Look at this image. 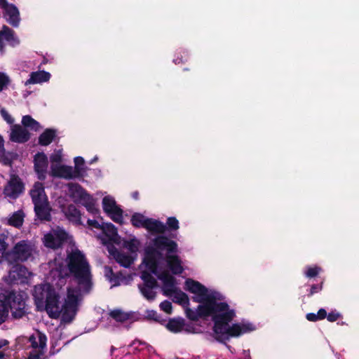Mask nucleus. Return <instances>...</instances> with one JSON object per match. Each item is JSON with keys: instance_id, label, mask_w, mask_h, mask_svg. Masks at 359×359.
<instances>
[{"instance_id": "1", "label": "nucleus", "mask_w": 359, "mask_h": 359, "mask_svg": "<svg viewBox=\"0 0 359 359\" xmlns=\"http://www.w3.org/2000/svg\"><path fill=\"white\" fill-rule=\"evenodd\" d=\"M184 289L194 294L193 301L200 304L196 310L187 307V317L192 321L211 317L214 323V337L217 341L226 343L231 338L239 337L256 330V326L248 321L230 325L236 316L235 311L230 309L226 302H217L220 299V294L209 292L208 288L198 281L187 278Z\"/></svg>"}, {"instance_id": "2", "label": "nucleus", "mask_w": 359, "mask_h": 359, "mask_svg": "<svg viewBox=\"0 0 359 359\" xmlns=\"http://www.w3.org/2000/svg\"><path fill=\"white\" fill-rule=\"evenodd\" d=\"M80 290L77 288H67V296L65 303L60 306V297L55 290L44 304L48 316L52 318H61L62 321L69 323L74 318L78 308Z\"/></svg>"}, {"instance_id": "3", "label": "nucleus", "mask_w": 359, "mask_h": 359, "mask_svg": "<svg viewBox=\"0 0 359 359\" xmlns=\"http://www.w3.org/2000/svg\"><path fill=\"white\" fill-rule=\"evenodd\" d=\"M159 257L158 252L154 248H148L144 258V263L149 271H144L142 273L141 278L144 282V287H156L157 282L151 276V273L157 276L163 281V287L166 292L172 293L175 290V279L168 271L161 273H158L157 262Z\"/></svg>"}, {"instance_id": "4", "label": "nucleus", "mask_w": 359, "mask_h": 359, "mask_svg": "<svg viewBox=\"0 0 359 359\" xmlns=\"http://www.w3.org/2000/svg\"><path fill=\"white\" fill-rule=\"evenodd\" d=\"M67 266L69 271L77 280L78 283L88 290L90 285V266L84 255L79 250H74L67 256Z\"/></svg>"}, {"instance_id": "5", "label": "nucleus", "mask_w": 359, "mask_h": 359, "mask_svg": "<svg viewBox=\"0 0 359 359\" xmlns=\"http://www.w3.org/2000/svg\"><path fill=\"white\" fill-rule=\"evenodd\" d=\"M25 294L20 292H11L6 297V303L0 302V324L5 322L9 309L15 318H20L27 313Z\"/></svg>"}, {"instance_id": "6", "label": "nucleus", "mask_w": 359, "mask_h": 359, "mask_svg": "<svg viewBox=\"0 0 359 359\" xmlns=\"http://www.w3.org/2000/svg\"><path fill=\"white\" fill-rule=\"evenodd\" d=\"M75 166H67L62 163L61 158H52L50 174L54 177L72 179L82 175L85 171L83 158H74Z\"/></svg>"}, {"instance_id": "7", "label": "nucleus", "mask_w": 359, "mask_h": 359, "mask_svg": "<svg viewBox=\"0 0 359 359\" xmlns=\"http://www.w3.org/2000/svg\"><path fill=\"white\" fill-rule=\"evenodd\" d=\"M67 186V194L74 203L81 204L93 215L98 214L99 210L95 206V201L80 184L69 182Z\"/></svg>"}, {"instance_id": "8", "label": "nucleus", "mask_w": 359, "mask_h": 359, "mask_svg": "<svg viewBox=\"0 0 359 359\" xmlns=\"http://www.w3.org/2000/svg\"><path fill=\"white\" fill-rule=\"evenodd\" d=\"M34 252V246L27 241H20L14 247L8 250L5 255V260L9 264L18 262H24L28 260Z\"/></svg>"}, {"instance_id": "9", "label": "nucleus", "mask_w": 359, "mask_h": 359, "mask_svg": "<svg viewBox=\"0 0 359 359\" xmlns=\"http://www.w3.org/2000/svg\"><path fill=\"white\" fill-rule=\"evenodd\" d=\"M155 245L158 250L168 252L167 262L170 269L174 274L179 273L180 261L178 257L171 255L177 249V243L166 237L160 236L155 240Z\"/></svg>"}, {"instance_id": "10", "label": "nucleus", "mask_w": 359, "mask_h": 359, "mask_svg": "<svg viewBox=\"0 0 359 359\" xmlns=\"http://www.w3.org/2000/svg\"><path fill=\"white\" fill-rule=\"evenodd\" d=\"M30 275L31 273L25 266L16 264L10 269L8 276L4 278V281L9 285L22 283L26 282Z\"/></svg>"}, {"instance_id": "11", "label": "nucleus", "mask_w": 359, "mask_h": 359, "mask_svg": "<svg viewBox=\"0 0 359 359\" xmlns=\"http://www.w3.org/2000/svg\"><path fill=\"white\" fill-rule=\"evenodd\" d=\"M67 239V233L62 229L57 228L44 236L43 243L46 247L57 249L61 247Z\"/></svg>"}, {"instance_id": "12", "label": "nucleus", "mask_w": 359, "mask_h": 359, "mask_svg": "<svg viewBox=\"0 0 359 359\" xmlns=\"http://www.w3.org/2000/svg\"><path fill=\"white\" fill-rule=\"evenodd\" d=\"M55 289L49 283L39 285L34 287L33 296L35 304L39 309L43 308Z\"/></svg>"}, {"instance_id": "13", "label": "nucleus", "mask_w": 359, "mask_h": 359, "mask_svg": "<svg viewBox=\"0 0 359 359\" xmlns=\"http://www.w3.org/2000/svg\"><path fill=\"white\" fill-rule=\"evenodd\" d=\"M24 185L18 176L12 175L4 189V194L6 197L15 199L22 193Z\"/></svg>"}, {"instance_id": "14", "label": "nucleus", "mask_w": 359, "mask_h": 359, "mask_svg": "<svg viewBox=\"0 0 359 359\" xmlns=\"http://www.w3.org/2000/svg\"><path fill=\"white\" fill-rule=\"evenodd\" d=\"M104 210L110 215L111 218L116 223L123 222V211L117 206L114 199L110 196H105L102 200Z\"/></svg>"}, {"instance_id": "15", "label": "nucleus", "mask_w": 359, "mask_h": 359, "mask_svg": "<svg viewBox=\"0 0 359 359\" xmlns=\"http://www.w3.org/2000/svg\"><path fill=\"white\" fill-rule=\"evenodd\" d=\"M31 135L27 128L19 124L11 126L9 135L10 140L13 142L23 144L30 139Z\"/></svg>"}, {"instance_id": "16", "label": "nucleus", "mask_w": 359, "mask_h": 359, "mask_svg": "<svg viewBox=\"0 0 359 359\" xmlns=\"http://www.w3.org/2000/svg\"><path fill=\"white\" fill-rule=\"evenodd\" d=\"M30 196L34 205L48 202L44 187L41 182H36L34 184L33 188L30 190Z\"/></svg>"}, {"instance_id": "17", "label": "nucleus", "mask_w": 359, "mask_h": 359, "mask_svg": "<svg viewBox=\"0 0 359 359\" xmlns=\"http://www.w3.org/2000/svg\"><path fill=\"white\" fill-rule=\"evenodd\" d=\"M47 338L44 334L36 331L29 338V341L33 350L45 349Z\"/></svg>"}, {"instance_id": "18", "label": "nucleus", "mask_w": 359, "mask_h": 359, "mask_svg": "<svg viewBox=\"0 0 359 359\" xmlns=\"http://www.w3.org/2000/svg\"><path fill=\"white\" fill-rule=\"evenodd\" d=\"M50 74L46 71L33 72L30 74L29 79L25 81V85L47 82L50 80Z\"/></svg>"}, {"instance_id": "19", "label": "nucleus", "mask_w": 359, "mask_h": 359, "mask_svg": "<svg viewBox=\"0 0 359 359\" xmlns=\"http://www.w3.org/2000/svg\"><path fill=\"white\" fill-rule=\"evenodd\" d=\"M4 15L8 16L7 21L14 27H18L20 24V13L18 8L11 4L10 6L4 10Z\"/></svg>"}, {"instance_id": "20", "label": "nucleus", "mask_w": 359, "mask_h": 359, "mask_svg": "<svg viewBox=\"0 0 359 359\" xmlns=\"http://www.w3.org/2000/svg\"><path fill=\"white\" fill-rule=\"evenodd\" d=\"M57 137V130L55 128H46L39 136L38 144L41 146H48Z\"/></svg>"}, {"instance_id": "21", "label": "nucleus", "mask_w": 359, "mask_h": 359, "mask_svg": "<svg viewBox=\"0 0 359 359\" xmlns=\"http://www.w3.org/2000/svg\"><path fill=\"white\" fill-rule=\"evenodd\" d=\"M62 211L69 221L76 224H81V212L74 204L68 205L63 208Z\"/></svg>"}, {"instance_id": "22", "label": "nucleus", "mask_w": 359, "mask_h": 359, "mask_svg": "<svg viewBox=\"0 0 359 359\" xmlns=\"http://www.w3.org/2000/svg\"><path fill=\"white\" fill-rule=\"evenodd\" d=\"M50 210L51 208L48 202L34 205L35 212L37 217L41 220H50Z\"/></svg>"}, {"instance_id": "23", "label": "nucleus", "mask_w": 359, "mask_h": 359, "mask_svg": "<svg viewBox=\"0 0 359 359\" xmlns=\"http://www.w3.org/2000/svg\"><path fill=\"white\" fill-rule=\"evenodd\" d=\"M145 224L144 228L153 233H163L166 229L162 222L152 219H148Z\"/></svg>"}, {"instance_id": "24", "label": "nucleus", "mask_w": 359, "mask_h": 359, "mask_svg": "<svg viewBox=\"0 0 359 359\" xmlns=\"http://www.w3.org/2000/svg\"><path fill=\"white\" fill-rule=\"evenodd\" d=\"M48 165V158H34L35 170L40 179L45 177V172Z\"/></svg>"}, {"instance_id": "25", "label": "nucleus", "mask_w": 359, "mask_h": 359, "mask_svg": "<svg viewBox=\"0 0 359 359\" xmlns=\"http://www.w3.org/2000/svg\"><path fill=\"white\" fill-rule=\"evenodd\" d=\"M22 124L25 128H29L34 131H38L41 128L40 123L29 115L22 116Z\"/></svg>"}, {"instance_id": "26", "label": "nucleus", "mask_w": 359, "mask_h": 359, "mask_svg": "<svg viewBox=\"0 0 359 359\" xmlns=\"http://www.w3.org/2000/svg\"><path fill=\"white\" fill-rule=\"evenodd\" d=\"M24 217V212L22 210H18L11 217L8 223L15 227H20L22 225Z\"/></svg>"}, {"instance_id": "27", "label": "nucleus", "mask_w": 359, "mask_h": 359, "mask_svg": "<svg viewBox=\"0 0 359 359\" xmlns=\"http://www.w3.org/2000/svg\"><path fill=\"white\" fill-rule=\"evenodd\" d=\"M115 259L125 267H129L133 262L131 256L124 252H117L115 255Z\"/></svg>"}, {"instance_id": "28", "label": "nucleus", "mask_w": 359, "mask_h": 359, "mask_svg": "<svg viewBox=\"0 0 359 359\" xmlns=\"http://www.w3.org/2000/svg\"><path fill=\"white\" fill-rule=\"evenodd\" d=\"M8 237L4 234L0 235V264L3 259H5V255L7 252L6 250L8 247V243L6 242Z\"/></svg>"}, {"instance_id": "29", "label": "nucleus", "mask_w": 359, "mask_h": 359, "mask_svg": "<svg viewBox=\"0 0 359 359\" xmlns=\"http://www.w3.org/2000/svg\"><path fill=\"white\" fill-rule=\"evenodd\" d=\"M147 219V218L141 214H135L131 218V222L133 225L136 227H145Z\"/></svg>"}, {"instance_id": "30", "label": "nucleus", "mask_w": 359, "mask_h": 359, "mask_svg": "<svg viewBox=\"0 0 359 359\" xmlns=\"http://www.w3.org/2000/svg\"><path fill=\"white\" fill-rule=\"evenodd\" d=\"M110 316L118 322L123 323L129 318L128 314L121 310H114L110 312Z\"/></svg>"}, {"instance_id": "31", "label": "nucleus", "mask_w": 359, "mask_h": 359, "mask_svg": "<svg viewBox=\"0 0 359 359\" xmlns=\"http://www.w3.org/2000/svg\"><path fill=\"white\" fill-rule=\"evenodd\" d=\"M51 275L53 277L57 276L58 279L56 281V283H55V286H57V287L61 288L62 286H64L66 284V283H67L66 276L62 275L61 271H58L57 269L52 270Z\"/></svg>"}, {"instance_id": "32", "label": "nucleus", "mask_w": 359, "mask_h": 359, "mask_svg": "<svg viewBox=\"0 0 359 359\" xmlns=\"http://www.w3.org/2000/svg\"><path fill=\"white\" fill-rule=\"evenodd\" d=\"M0 36L7 41H11L14 38V32L6 25H4L0 31Z\"/></svg>"}, {"instance_id": "33", "label": "nucleus", "mask_w": 359, "mask_h": 359, "mask_svg": "<svg viewBox=\"0 0 359 359\" xmlns=\"http://www.w3.org/2000/svg\"><path fill=\"white\" fill-rule=\"evenodd\" d=\"M102 230L109 237L112 238L117 235L116 229L112 224H102Z\"/></svg>"}, {"instance_id": "34", "label": "nucleus", "mask_w": 359, "mask_h": 359, "mask_svg": "<svg viewBox=\"0 0 359 359\" xmlns=\"http://www.w3.org/2000/svg\"><path fill=\"white\" fill-rule=\"evenodd\" d=\"M154 287H140V290L145 298L148 300H153L156 297V292L153 291Z\"/></svg>"}, {"instance_id": "35", "label": "nucleus", "mask_w": 359, "mask_h": 359, "mask_svg": "<svg viewBox=\"0 0 359 359\" xmlns=\"http://www.w3.org/2000/svg\"><path fill=\"white\" fill-rule=\"evenodd\" d=\"M323 282L319 284H313L309 290L307 297L310 298L315 294L320 292L323 290Z\"/></svg>"}, {"instance_id": "36", "label": "nucleus", "mask_w": 359, "mask_h": 359, "mask_svg": "<svg viewBox=\"0 0 359 359\" xmlns=\"http://www.w3.org/2000/svg\"><path fill=\"white\" fill-rule=\"evenodd\" d=\"M320 270L321 269L318 266L309 267L305 272V276L310 278H314L319 274Z\"/></svg>"}, {"instance_id": "37", "label": "nucleus", "mask_w": 359, "mask_h": 359, "mask_svg": "<svg viewBox=\"0 0 359 359\" xmlns=\"http://www.w3.org/2000/svg\"><path fill=\"white\" fill-rule=\"evenodd\" d=\"M44 350H33L30 352L28 359H44Z\"/></svg>"}, {"instance_id": "38", "label": "nucleus", "mask_w": 359, "mask_h": 359, "mask_svg": "<svg viewBox=\"0 0 359 359\" xmlns=\"http://www.w3.org/2000/svg\"><path fill=\"white\" fill-rule=\"evenodd\" d=\"M167 327L172 332H180V320H171L167 324Z\"/></svg>"}, {"instance_id": "39", "label": "nucleus", "mask_w": 359, "mask_h": 359, "mask_svg": "<svg viewBox=\"0 0 359 359\" xmlns=\"http://www.w3.org/2000/svg\"><path fill=\"white\" fill-rule=\"evenodd\" d=\"M341 316L339 312H337L336 311H332L330 313H329L328 314H327L326 318L329 322L333 323V322L337 321Z\"/></svg>"}, {"instance_id": "40", "label": "nucleus", "mask_w": 359, "mask_h": 359, "mask_svg": "<svg viewBox=\"0 0 359 359\" xmlns=\"http://www.w3.org/2000/svg\"><path fill=\"white\" fill-rule=\"evenodd\" d=\"M1 115L3 117V118L8 123V124H13L14 118L8 114V112L4 109H2L1 111Z\"/></svg>"}, {"instance_id": "41", "label": "nucleus", "mask_w": 359, "mask_h": 359, "mask_svg": "<svg viewBox=\"0 0 359 359\" xmlns=\"http://www.w3.org/2000/svg\"><path fill=\"white\" fill-rule=\"evenodd\" d=\"M9 83L8 77L4 73H0V92L3 90Z\"/></svg>"}, {"instance_id": "42", "label": "nucleus", "mask_w": 359, "mask_h": 359, "mask_svg": "<svg viewBox=\"0 0 359 359\" xmlns=\"http://www.w3.org/2000/svg\"><path fill=\"white\" fill-rule=\"evenodd\" d=\"M161 309L168 313H171L172 304L168 301H164L160 304Z\"/></svg>"}, {"instance_id": "43", "label": "nucleus", "mask_w": 359, "mask_h": 359, "mask_svg": "<svg viewBox=\"0 0 359 359\" xmlns=\"http://www.w3.org/2000/svg\"><path fill=\"white\" fill-rule=\"evenodd\" d=\"M167 224L170 229H178V221L175 217H170L168 219Z\"/></svg>"}, {"instance_id": "44", "label": "nucleus", "mask_w": 359, "mask_h": 359, "mask_svg": "<svg viewBox=\"0 0 359 359\" xmlns=\"http://www.w3.org/2000/svg\"><path fill=\"white\" fill-rule=\"evenodd\" d=\"M189 298L188 295L181 291V306L183 307H187L189 305Z\"/></svg>"}, {"instance_id": "45", "label": "nucleus", "mask_w": 359, "mask_h": 359, "mask_svg": "<svg viewBox=\"0 0 359 359\" xmlns=\"http://www.w3.org/2000/svg\"><path fill=\"white\" fill-rule=\"evenodd\" d=\"M306 318L310 322H316L319 320L317 313H308L306 314Z\"/></svg>"}, {"instance_id": "46", "label": "nucleus", "mask_w": 359, "mask_h": 359, "mask_svg": "<svg viewBox=\"0 0 359 359\" xmlns=\"http://www.w3.org/2000/svg\"><path fill=\"white\" fill-rule=\"evenodd\" d=\"M6 150L4 149V140L2 136L0 135V157L5 156Z\"/></svg>"}, {"instance_id": "47", "label": "nucleus", "mask_w": 359, "mask_h": 359, "mask_svg": "<svg viewBox=\"0 0 359 359\" xmlns=\"http://www.w3.org/2000/svg\"><path fill=\"white\" fill-rule=\"evenodd\" d=\"M327 311L325 309H320L317 313L319 320H324L327 317Z\"/></svg>"}, {"instance_id": "48", "label": "nucleus", "mask_w": 359, "mask_h": 359, "mask_svg": "<svg viewBox=\"0 0 359 359\" xmlns=\"http://www.w3.org/2000/svg\"><path fill=\"white\" fill-rule=\"evenodd\" d=\"M88 224L90 226L102 229V225H100L96 220L88 219Z\"/></svg>"}, {"instance_id": "49", "label": "nucleus", "mask_w": 359, "mask_h": 359, "mask_svg": "<svg viewBox=\"0 0 359 359\" xmlns=\"http://www.w3.org/2000/svg\"><path fill=\"white\" fill-rule=\"evenodd\" d=\"M62 149H55L54 152L49 157H62Z\"/></svg>"}, {"instance_id": "50", "label": "nucleus", "mask_w": 359, "mask_h": 359, "mask_svg": "<svg viewBox=\"0 0 359 359\" xmlns=\"http://www.w3.org/2000/svg\"><path fill=\"white\" fill-rule=\"evenodd\" d=\"M7 0H0V7L4 11L6 8L10 6Z\"/></svg>"}, {"instance_id": "51", "label": "nucleus", "mask_w": 359, "mask_h": 359, "mask_svg": "<svg viewBox=\"0 0 359 359\" xmlns=\"http://www.w3.org/2000/svg\"><path fill=\"white\" fill-rule=\"evenodd\" d=\"M180 273H181V278H184L185 276H187V274L184 272V266L182 265V262L181 261V271H180Z\"/></svg>"}, {"instance_id": "52", "label": "nucleus", "mask_w": 359, "mask_h": 359, "mask_svg": "<svg viewBox=\"0 0 359 359\" xmlns=\"http://www.w3.org/2000/svg\"><path fill=\"white\" fill-rule=\"evenodd\" d=\"M8 344V341L6 339H1L0 340V348L7 346Z\"/></svg>"}, {"instance_id": "53", "label": "nucleus", "mask_w": 359, "mask_h": 359, "mask_svg": "<svg viewBox=\"0 0 359 359\" xmlns=\"http://www.w3.org/2000/svg\"><path fill=\"white\" fill-rule=\"evenodd\" d=\"M0 160H2L3 163L5 165H10L11 163V158H0Z\"/></svg>"}, {"instance_id": "54", "label": "nucleus", "mask_w": 359, "mask_h": 359, "mask_svg": "<svg viewBox=\"0 0 359 359\" xmlns=\"http://www.w3.org/2000/svg\"><path fill=\"white\" fill-rule=\"evenodd\" d=\"M33 157H47L43 152H38Z\"/></svg>"}, {"instance_id": "55", "label": "nucleus", "mask_w": 359, "mask_h": 359, "mask_svg": "<svg viewBox=\"0 0 359 359\" xmlns=\"http://www.w3.org/2000/svg\"><path fill=\"white\" fill-rule=\"evenodd\" d=\"M149 317L156 320L157 313L154 311H151V314H149Z\"/></svg>"}, {"instance_id": "56", "label": "nucleus", "mask_w": 359, "mask_h": 359, "mask_svg": "<svg viewBox=\"0 0 359 359\" xmlns=\"http://www.w3.org/2000/svg\"><path fill=\"white\" fill-rule=\"evenodd\" d=\"M4 47V42H3V39H2V37L0 36V50H3Z\"/></svg>"}, {"instance_id": "57", "label": "nucleus", "mask_w": 359, "mask_h": 359, "mask_svg": "<svg viewBox=\"0 0 359 359\" xmlns=\"http://www.w3.org/2000/svg\"><path fill=\"white\" fill-rule=\"evenodd\" d=\"M184 322H185V321H184V319H182V318H181V322H180V324H181V330L183 329V327H184Z\"/></svg>"}, {"instance_id": "58", "label": "nucleus", "mask_w": 359, "mask_h": 359, "mask_svg": "<svg viewBox=\"0 0 359 359\" xmlns=\"http://www.w3.org/2000/svg\"><path fill=\"white\" fill-rule=\"evenodd\" d=\"M4 357V353L3 351H0V359H3Z\"/></svg>"}, {"instance_id": "59", "label": "nucleus", "mask_w": 359, "mask_h": 359, "mask_svg": "<svg viewBox=\"0 0 359 359\" xmlns=\"http://www.w3.org/2000/svg\"><path fill=\"white\" fill-rule=\"evenodd\" d=\"M106 269H109V271L112 273V269L111 268H106Z\"/></svg>"}, {"instance_id": "60", "label": "nucleus", "mask_w": 359, "mask_h": 359, "mask_svg": "<svg viewBox=\"0 0 359 359\" xmlns=\"http://www.w3.org/2000/svg\"><path fill=\"white\" fill-rule=\"evenodd\" d=\"M12 157H18V155L17 154H15L14 156H13Z\"/></svg>"}, {"instance_id": "61", "label": "nucleus", "mask_w": 359, "mask_h": 359, "mask_svg": "<svg viewBox=\"0 0 359 359\" xmlns=\"http://www.w3.org/2000/svg\"><path fill=\"white\" fill-rule=\"evenodd\" d=\"M176 302L180 304V299L176 300Z\"/></svg>"}, {"instance_id": "62", "label": "nucleus", "mask_w": 359, "mask_h": 359, "mask_svg": "<svg viewBox=\"0 0 359 359\" xmlns=\"http://www.w3.org/2000/svg\"><path fill=\"white\" fill-rule=\"evenodd\" d=\"M97 160V158H95L94 160H93V162H95V161Z\"/></svg>"}, {"instance_id": "63", "label": "nucleus", "mask_w": 359, "mask_h": 359, "mask_svg": "<svg viewBox=\"0 0 359 359\" xmlns=\"http://www.w3.org/2000/svg\"><path fill=\"white\" fill-rule=\"evenodd\" d=\"M97 160V158H95L94 160H93V162H95V161Z\"/></svg>"}, {"instance_id": "64", "label": "nucleus", "mask_w": 359, "mask_h": 359, "mask_svg": "<svg viewBox=\"0 0 359 359\" xmlns=\"http://www.w3.org/2000/svg\"><path fill=\"white\" fill-rule=\"evenodd\" d=\"M97 160V158H95L94 160H93V162H95V161Z\"/></svg>"}]
</instances>
